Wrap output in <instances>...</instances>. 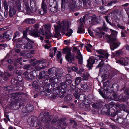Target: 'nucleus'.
<instances>
[{
  "label": "nucleus",
  "instance_id": "f257e3e1",
  "mask_svg": "<svg viewBox=\"0 0 129 129\" xmlns=\"http://www.w3.org/2000/svg\"><path fill=\"white\" fill-rule=\"evenodd\" d=\"M25 94L22 93H12L11 98L13 100V105L12 108L16 109V108L14 107V106H20L24 103V100L23 99V96Z\"/></svg>",
  "mask_w": 129,
  "mask_h": 129
},
{
  "label": "nucleus",
  "instance_id": "f03ea898",
  "mask_svg": "<svg viewBox=\"0 0 129 129\" xmlns=\"http://www.w3.org/2000/svg\"><path fill=\"white\" fill-rule=\"evenodd\" d=\"M112 32L111 35H109L107 38L108 39V42L111 44L110 48L112 50H114L120 45V43L117 39L116 36L117 32L115 31L109 29Z\"/></svg>",
  "mask_w": 129,
  "mask_h": 129
},
{
  "label": "nucleus",
  "instance_id": "7ed1b4c3",
  "mask_svg": "<svg viewBox=\"0 0 129 129\" xmlns=\"http://www.w3.org/2000/svg\"><path fill=\"white\" fill-rule=\"evenodd\" d=\"M82 1H83L84 5L85 6L88 7L90 5L88 0H79V3H77V4H76V2L74 0H70L68 3V0H62L61 7H64L65 3H68V6L70 8L75 7L76 5L81 7L82 6Z\"/></svg>",
  "mask_w": 129,
  "mask_h": 129
},
{
  "label": "nucleus",
  "instance_id": "20e7f679",
  "mask_svg": "<svg viewBox=\"0 0 129 129\" xmlns=\"http://www.w3.org/2000/svg\"><path fill=\"white\" fill-rule=\"evenodd\" d=\"M70 24H69L68 23L63 21L62 22L60 23L59 25L61 29H62L64 31H67L68 32L66 34V36L68 37H69L71 35L73 32V30L72 29H69V28Z\"/></svg>",
  "mask_w": 129,
  "mask_h": 129
},
{
  "label": "nucleus",
  "instance_id": "39448f33",
  "mask_svg": "<svg viewBox=\"0 0 129 129\" xmlns=\"http://www.w3.org/2000/svg\"><path fill=\"white\" fill-rule=\"evenodd\" d=\"M51 26L49 25H45L43 26L40 30L43 35H45L46 39H50L53 35L50 33Z\"/></svg>",
  "mask_w": 129,
  "mask_h": 129
},
{
  "label": "nucleus",
  "instance_id": "423d86ee",
  "mask_svg": "<svg viewBox=\"0 0 129 129\" xmlns=\"http://www.w3.org/2000/svg\"><path fill=\"white\" fill-rule=\"evenodd\" d=\"M56 75L54 77H51L49 79V81L51 83L53 84L59 82V80L62 76V73L57 69L56 72Z\"/></svg>",
  "mask_w": 129,
  "mask_h": 129
},
{
  "label": "nucleus",
  "instance_id": "0eeeda50",
  "mask_svg": "<svg viewBox=\"0 0 129 129\" xmlns=\"http://www.w3.org/2000/svg\"><path fill=\"white\" fill-rule=\"evenodd\" d=\"M71 49L68 48H65L63 49V54H67L66 58L70 63H73L74 58L73 56L71 54Z\"/></svg>",
  "mask_w": 129,
  "mask_h": 129
},
{
  "label": "nucleus",
  "instance_id": "6e6552de",
  "mask_svg": "<svg viewBox=\"0 0 129 129\" xmlns=\"http://www.w3.org/2000/svg\"><path fill=\"white\" fill-rule=\"evenodd\" d=\"M38 118L35 116H31L30 118L28 119V124L31 127H36L38 125Z\"/></svg>",
  "mask_w": 129,
  "mask_h": 129
},
{
  "label": "nucleus",
  "instance_id": "1a4fd4ad",
  "mask_svg": "<svg viewBox=\"0 0 129 129\" xmlns=\"http://www.w3.org/2000/svg\"><path fill=\"white\" fill-rule=\"evenodd\" d=\"M73 51L77 53L78 56L76 57L78 59L79 63L80 64H82V56L80 52L79 49H78L77 47H74L73 48Z\"/></svg>",
  "mask_w": 129,
  "mask_h": 129
},
{
  "label": "nucleus",
  "instance_id": "9d476101",
  "mask_svg": "<svg viewBox=\"0 0 129 129\" xmlns=\"http://www.w3.org/2000/svg\"><path fill=\"white\" fill-rule=\"evenodd\" d=\"M16 42L19 43H22L25 45L27 43L32 42V40L28 38H21L17 39Z\"/></svg>",
  "mask_w": 129,
  "mask_h": 129
},
{
  "label": "nucleus",
  "instance_id": "9b49d317",
  "mask_svg": "<svg viewBox=\"0 0 129 129\" xmlns=\"http://www.w3.org/2000/svg\"><path fill=\"white\" fill-rule=\"evenodd\" d=\"M38 25L36 24L34 26H31L28 28L29 31V33L31 35H35L37 32Z\"/></svg>",
  "mask_w": 129,
  "mask_h": 129
},
{
  "label": "nucleus",
  "instance_id": "f8f14e48",
  "mask_svg": "<svg viewBox=\"0 0 129 129\" xmlns=\"http://www.w3.org/2000/svg\"><path fill=\"white\" fill-rule=\"evenodd\" d=\"M116 62L122 65L126 66L128 64L129 58L127 57H125L124 58H122L120 60H117Z\"/></svg>",
  "mask_w": 129,
  "mask_h": 129
},
{
  "label": "nucleus",
  "instance_id": "ddd939ff",
  "mask_svg": "<svg viewBox=\"0 0 129 129\" xmlns=\"http://www.w3.org/2000/svg\"><path fill=\"white\" fill-rule=\"evenodd\" d=\"M98 57L96 56H91L87 60L88 67H92L93 64L95 62V60H98Z\"/></svg>",
  "mask_w": 129,
  "mask_h": 129
},
{
  "label": "nucleus",
  "instance_id": "4468645a",
  "mask_svg": "<svg viewBox=\"0 0 129 129\" xmlns=\"http://www.w3.org/2000/svg\"><path fill=\"white\" fill-rule=\"evenodd\" d=\"M59 22H58V26H56L55 25H54L55 33L54 35V36L55 38H58L60 36V31H61L62 33H64V32L62 31L63 30L62 29H61L59 27V25H60V23L59 24Z\"/></svg>",
  "mask_w": 129,
  "mask_h": 129
},
{
  "label": "nucleus",
  "instance_id": "2eb2a0df",
  "mask_svg": "<svg viewBox=\"0 0 129 129\" xmlns=\"http://www.w3.org/2000/svg\"><path fill=\"white\" fill-rule=\"evenodd\" d=\"M33 106L31 105H28L23 108L22 110V112L24 113L30 112L34 109Z\"/></svg>",
  "mask_w": 129,
  "mask_h": 129
},
{
  "label": "nucleus",
  "instance_id": "dca6fc26",
  "mask_svg": "<svg viewBox=\"0 0 129 129\" xmlns=\"http://www.w3.org/2000/svg\"><path fill=\"white\" fill-rule=\"evenodd\" d=\"M41 7L42 9L39 11V13L41 15H43L47 12L46 6L43 2L42 3Z\"/></svg>",
  "mask_w": 129,
  "mask_h": 129
},
{
  "label": "nucleus",
  "instance_id": "f3484780",
  "mask_svg": "<svg viewBox=\"0 0 129 129\" xmlns=\"http://www.w3.org/2000/svg\"><path fill=\"white\" fill-rule=\"evenodd\" d=\"M13 32L11 30H8L5 33L3 34V37L7 39H11V37L12 36Z\"/></svg>",
  "mask_w": 129,
  "mask_h": 129
},
{
  "label": "nucleus",
  "instance_id": "a211bd4d",
  "mask_svg": "<svg viewBox=\"0 0 129 129\" xmlns=\"http://www.w3.org/2000/svg\"><path fill=\"white\" fill-rule=\"evenodd\" d=\"M16 13V10L14 8L13 5L10 6L9 11V15L10 17H12Z\"/></svg>",
  "mask_w": 129,
  "mask_h": 129
},
{
  "label": "nucleus",
  "instance_id": "6ab92c4d",
  "mask_svg": "<svg viewBox=\"0 0 129 129\" xmlns=\"http://www.w3.org/2000/svg\"><path fill=\"white\" fill-rule=\"evenodd\" d=\"M82 19L81 18L80 19V27H79L78 28V30L77 31L78 33H84V29L83 28L84 25L82 24V21H81Z\"/></svg>",
  "mask_w": 129,
  "mask_h": 129
},
{
  "label": "nucleus",
  "instance_id": "aec40b11",
  "mask_svg": "<svg viewBox=\"0 0 129 129\" xmlns=\"http://www.w3.org/2000/svg\"><path fill=\"white\" fill-rule=\"evenodd\" d=\"M3 6L5 10H8V6L9 7L13 5V4L10 2H7L6 1H4L3 3Z\"/></svg>",
  "mask_w": 129,
  "mask_h": 129
},
{
  "label": "nucleus",
  "instance_id": "412c9836",
  "mask_svg": "<svg viewBox=\"0 0 129 129\" xmlns=\"http://www.w3.org/2000/svg\"><path fill=\"white\" fill-rule=\"evenodd\" d=\"M47 66L46 65L45 63L44 64H39L37 66L35 67V69L37 71H39L40 70L46 67Z\"/></svg>",
  "mask_w": 129,
  "mask_h": 129
},
{
  "label": "nucleus",
  "instance_id": "4be33fe9",
  "mask_svg": "<svg viewBox=\"0 0 129 129\" xmlns=\"http://www.w3.org/2000/svg\"><path fill=\"white\" fill-rule=\"evenodd\" d=\"M34 43V42L32 41V42H30L28 43H27L26 44L24 45V49H30L32 48V43Z\"/></svg>",
  "mask_w": 129,
  "mask_h": 129
},
{
  "label": "nucleus",
  "instance_id": "5701e85b",
  "mask_svg": "<svg viewBox=\"0 0 129 129\" xmlns=\"http://www.w3.org/2000/svg\"><path fill=\"white\" fill-rule=\"evenodd\" d=\"M57 48L54 47L51 48L50 50V56L51 57H53L55 55V53L57 50Z\"/></svg>",
  "mask_w": 129,
  "mask_h": 129
},
{
  "label": "nucleus",
  "instance_id": "b1692460",
  "mask_svg": "<svg viewBox=\"0 0 129 129\" xmlns=\"http://www.w3.org/2000/svg\"><path fill=\"white\" fill-rule=\"evenodd\" d=\"M90 75L88 72L85 71V73L83 74L82 76V79L83 80H87L89 79Z\"/></svg>",
  "mask_w": 129,
  "mask_h": 129
},
{
  "label": "nucleus",
  "instance_id": "393cba45",
  "mask_svg": "<svg viewBox=\"0 0 129 129\" xmlns=\"http://www.w3.org/2000/svg\"><path fill=\"white\" fill-rule=\"evenodd\" d=\"M60 86L61 87V91L62 92V96H64L63 94L65 92V90L66 89V85L65 84V83L62 82L61 83H60Z\"/></svg>",
  "mask_w": 129,
  "mask_h": 129
},
{
  "label": "nucleus",
  "instance_id": "a878e982",
  "mask_svg": "<svg viewBox=\"0 0 129 129\" xmlns=\"http://www.w3.org/2000/svg\"><path fill=\"white\" fill-rule=\"evenodd\" d=\"M40 81H34L32 84V86L33 88L35 89H37L38 87L41 84L39 82Z\"/></svg>",
  "mask_w": 129,
  "mask_h": 129
},
{
  "label": "nucleus",
  "instance_id": "bb28decb",
  "mask_svg": "<svg viewBox=\"0 0 129 129\" xmlns=\"http://www.w3.org/2000/svg\"><path fill=\"white\" fill-rule=\"evenodd\" d=\"M105 109L106 110L104 111L108 115H110L112 114V113L110 112V109L109 105L106 104L105 106Z\"/></svg>",
  "mask_w": 129,
  "mask_h": 129
},
{
  "label": "nucleus",
  "instance_id": "cd10ccee",
  "mask_svg": "<svg viewBox=\"0 0 129 129\" xmlns=\"http://www.w3.org/2000/svg\"><path fill=\"white\" fill-rule=\"evenodd\" d=\"M98 103H94L92 104V106L93 107L95 108H100L102 106V105L101 103H103V102L101 101H99Z\"/></svg>",
  "mask_w": 129,
  "mask_h": 129
},
{
  "label": "nucleus",
  "instance_id": "c85d7f7f",
  "mask_svg": "<svg viewBox=\"0 0 129 129\" xmlns=\"http://www.w3.org/2000/svg\"><path fill=\"white\" fill-rule=\"evenodd\" d=\"M49 4L50 7L53 6L55 7L56 6H58L57 2L55 0H49Z\"/></svg>",
  "mask_w": 129,
  "mask_h": 129
},
{
  "label": "nucleus",
  "instance_id": "c756f323",
  "mask_svg": "<svg viewBox=\"0 0 129 129\" xmlns=\"http://www.w3.org/2000/svg\"><path fill=\"white\" fill-rule=\"evenodd\" d=\"M96 52L99 54L102 55L100 56L99 57L98 56L99 59H100L99 58H103L104 57L103 55L106 53V52L105 51L102 50H97Z\"/></svg>",
  "mask_w": 129,
  "mask_h": 129
},
{
  "label": "nucleus",
  "instance_id": "7c9ffc66",
  "mask_svg": "<svg viewBox=\"0 0 129 129\" xmlns=\"http://www.w3.org/2000/svg\"><path fill=\"white\" fill-rule=\"evenodd\" d=\"M57 70V69L55 67L50 68L48 71V74L51 75L53 73H55L56 71Z\"/></svg>",
  "mask_w": 129,
  "mask_h": 129
},
{
  "label": "nucleus",
  "instance_id": "2f4dec72",
  "mask_svg": "<svg viewBox=\"0 0 129 129\" xmlns=\"http://www.w3.org/2000/svg\"><path fill=\"white\" fill-rule=\"evenodd\" d=\"M26 23L27 24H33L35 22V21L33 19L28 18L25 19V20Z\"/></svg>",
  "mask_w": 129,
  "mask_h": 129
},
{
  "label": "nucleus",
  "instance_id": "473e14b6",
  "mask_svg": "<svg viewBox=\"0 0 129 129\" xmlns=\"http://www.w3.org/2000/svg\"><path fill=\"white\" fill-rule=\"evenodd\" d=\"M46 62V61L45 60H36L34 62L33 64L34 65H36L38 64H44Z\"/></svg>",
  "mask_w": 129,
  "mask_h": 129
},
{
  "label": "nucleus",
  "instance_id": "72a5a7b5",
  "mask_svg": "<svg viewBox=\"0 0 129 129\" xmlns=\"http://www.w3.org/2000/svg\"><path fill=\"white\" fill-rule=\"evenodd\" d=\"M123 53L122 51L119 50L113 53V55L115 57H118L121 55Z\"/></svg>",
  "mask_w": 129,
  "mask_h": 129
},
{
  "label": "nucleus",
  "instance_id": "f704fd0d",
  "mask_svg": "<svg viewBox=\"0 0 129 129\" xmlns=\"http://www.w3.org/2000/svg\"><path fill=\"white\" fill-rule=\"evenodd\" d=\"M81 96L82 97H83L84 98V101L83 103L87 105L89 104H90L91 102L90 100L88 99H85V96L84 94H82L81 95Z\"/></svg>",
  "mask_w": 129,
  "mask_h": 129
},
{
  "label": "nucleus",
  "instance_id": "c9c22d12",
  "mask_svg": "<svg viewBox=\"0 0 129 129\" xmlns=\"http://www.w3.org/2000/svg\"><path fill=\"white\" fill-rule=\"evenodd\" d=\"M28 52V51L27 50H24L21 53V55L23 56H27L28 57L30 58L31 57V56H30V54Z\"/></svg>",
  "mask_w": 129,
  "mask_h": 129
},
{
  "label": "nucleus",
  "instance_id": "e433bc0d",
  "mask_svg": "<svg viewBox=\"0 0 129 129\" xmlns=\"http://www.w3.org/2000/svg\"><path fill=\"white\" fill-rule=\"evenodd\" d=\"M81 77H77L75 79V85H77L79 84L81 80Z\"/></svg>",
  "mask_w": 129,
  "mask_h": 129
},
{
  "label": "nucleus",
  "instance_id": "4c0bfd02",
  "mask_svg": "<svg viewBox=\"0 0 129 129\" xmlns=\"http://www.w3.org/2000/svg\"><path fill=\"white\" fill-rule=\"evenodd\" d=\"M47 115V114L46 113L42 112L39 115V118H41L42 120H43V119L46 118Z\"/></svg>",
  "mask_w": 129,
  "mask_h": 129
},
{
  "label": "nucleus",
  "instance_id": "58836bf2",
  "mask_svg": "<svg viewBox=\"0 0 129 129\" xmlns=\"http://www.w3.org/2000/svg\"><path fill=\"white\" fill-rule=\"evenodd\" d=\"M57 57L58 59V60H60V63H61L62 58H61V57L62 54L61 52L59 51H57Z\"/></svg>",
  "mask_w": 129,
  "mask_h": 129
},
{
  "label": "nucleus",
  "instance_id": "ea45409f",
  "mask_svg": "<svg viewBox=\"0 0 129 129\" xmlns=\"http://www.w3.org/2000/svg\"><path fill=\"white\" fill-rule=\"evenodd\" d=\"M58 6H56L55 7L52 6V7H50V9L51 11L53 12H55L57 11Z\"/></svg>",
  "mask_w": 129,
  "mask_h": 129
},
{
  "label": "nucleus",
  "instance_id": "a19ab883",
  "mask_svg": "<svg viewBox=\"0 0 129 129\" xmlns=\"http://www.w3.org/2000/svg\"><path fill=\"white\" fill-rule=\"evenodd\" d=\"M80 86L81 87V89L82 90H85L88 87V85L87 84H84L83 85L81 83Z\"/></svg>",
  "mask_w": 129,
  "mask_h": 129
},
{
  "label": "nucleus",
  "instance_id": "79ce46f5",
  "mask_svg": "<svg viewBox=\"0 0 129 129\" xmlns=\"http://www.w3.org/2000/svg\"><path fill=\"white\" fill-rule=\"evenodd\" d=\"M104 18L105 19V20H106V22L108 23L111 26H113L114 25V24H112L111 23V22L110 21H109L108 16H105L104 17Z\"/></svg>",
  "mask_w": 129,
  "mask_h": 129
},
{
  "label": "nucleus",
  "instance_id": "37998d69",
  "mask_svg": "<svg viewBox=\"0 0 129 129\" xmlns=\"http://www.w3.org/2000/svg\"><path fill=\"white\" fill-rule=\"evenodd\" d=\"M103 29L106 31H108V29L106 26V24L105 22H104L103 24Z\"/></svg>",
  "mask_w": 129,
  "mask_h": 129
},
{
  "label": "nucleus",
  "instance_id": "c03bdc74",
  "mask_svg": "<svg viewBox=\"0 0 129 129\" xmlns=\"http://www.w3.org/2000/svg\"><path fill=\"white\" fill-rule=\"evenodd\" d=\"M27 30H25L23 32V36L22 38H28L27 35Z\"/></svg>",
  "mask_w": 129,
  "mask_h": 129
},
{
  "label": "nucleus",
  "instance_id": "a18cd8bd",
  "mask_svg": "<svg viewBox=\"0 0 129 129\" xmlns=\"http://www.w3.org/2000/svg\"><path fill=\"white\" fill-rule=\"evenodd\" d=\"M28 77L27 78L25 77L26 79H31L33 77V75L32 72H30L28 74Z\"/></svg>",
  "mask_w": 129,
  "mask_h": 129
},
{
  "label": "nucleus",
  "instance_id": "49530a36",
  "mask_svg": "<svg viewBox=\"0 0 129 129\" xmlns=\"http://www.w3.org/2000/svg\"><path fill=\"white\" fill-rule=\"evenodd\" d=\"M96 17L94 15L92 16L91 18V22L93 23L96 19Z\"/></svg>",
  "mask_w": 129,
  "mask_h": 129
},
{
  "label": "nucleus",
  "instance_id": "de8ad7c7",
  "mask_svg": "<svg viewBox=\"0 0 129 129\" xmlns=\"http://www.w3.org/2000/svg\"><path fill=\"white\" fill-rule=\"evenodd\" d=\"M31 7L34 8L36 4L35 2L33 1H31L30 2Z\"/></svg>",
  "mask_w": 129,
  "mask_h": 129
},
{
  "label": "nucleus",
  "instance_id": "09e8293b",
  "mask_svg": "<svg viewBox=\"0 0 129 129\" xmlns=\"http://www.w3.org/2000/svg\"><path fill=\"white\" fill-rule=\"evenodd\" d=\"M15 89L21 90H23V88L22 86L18 85L15 87Z\"/></svg>",
  "mask_w": 129,
  "mask_h": 129
},
{
  "label": "nucleus",
  "instance_id": "8fccbe9b",
  "mask_svg": "<svg viewBox=\"0 0 129 129\" xmlns=\"http://www.w3.org/2000/svg\"><path fill=\"white\" fill-rule=\"evenodd\" d=\"M117 2L116 1H112L109 3L107 4V6H110L113 5V4L116 3Z\"/></svg>",
  "mask_w": 129,
  "mask_h": 129
},
{
  "label": "nucleus",
  "instance_id": "3c124183",
  "mask_svg": "<svg viewBox=\"0 0 129 129\" xmlns=\"http://www.w3.org/2000/svg\"><path fill=\"white\" fill-rule=\"evenodd\" d=\"M7 67L9 70L10 71L13 70L14 69V67L11 65H8Z\"/></svg>",
  "mask_w": 129,
  "mask_h": 129
},
{
  "label": "nucleus",
  "instance_id": "603ef678",
  "mask_svg": "<svg viewBox=\"0 0 129 129\" xmlns=\"http://www.w3.org/2000/svg\"><path fill=\"white\" fill-rule=\"evenodd\" d=\"M71 69L72 71L76 72L78 68L76 66H73L71 67Z\"/></svg>",
  "mask_w": 129,
  "mask_h": 129
},
{
  "label": "nucleus",
  "instance_id": "864d4df0",
  "mask_svg": "<svg viewBox=\"0 0 129 129\" xmlns=\"http://www.w3.org/2000/svg\"><path fill=\"white\" fill-rule=\"evenodd\" d=\"M66 99L67 100H70L72 99V96L71 95H68L65 97Z\"/></svg>",
  "mask_w": 129,
  "mask_h": 129
},
{
  "label": "nucleus",
  "instance_id": "5fc2aeb1",
  "mask_svg": "<svg viewBox=\"0 0 129 129\" xmlns=\"http://www.w3.org/2000/svg\"><path fill=\"white\" fill-rule=\"evenodd\" d=\"M128 99V98L126 97H124V98H122V99H118V100H121L123 101H125Z\"/></svg>",
  "mask_w": 129,
  "mask_h": 129
},
{
  "label": "nucleus",
  "instance_id": "6e6d98bb",
  "mask_svg": "<svg viewBox=\"0 0 129 129\" xmlns=\"http://www.w3.org/2000/svg\"><path fill=\"white\" fill-rule=\"evenodd\" d=\"M103 63L102 60H101V62H100L99 64L97 66L96 68H99L101 67L103 65Z\"/></svg>",
  "mask_w": 129,
  "mask_h": 129
},
{
  "label": "nucleus",
  "instance_id": "4d7b16f0",
  "mask_svg": "<svg viewBox=\"0 0 129 129\" xmlns=\"http://www.w3.org/2000/svg\"><path fill=\"white\" fill-rule=\"evenodd\" d=\"M26 11L27 12H28V13H29L31 12V10L29 6H27L26 7Z\"/></svg>",
  "mask_w": 129,
  "mask_h": 129
},
{
  "label": "nucleus",
  "instance_id": "13d9d810",
  "mask_svg": "<svg viewBox=\"0 0 129 129\" xmlns=\"http://www.w3.org/2000/svg\"><path fill=\"white\" fill-rule=\"evenodd\" d=\"M117 26L119 28L121 29L124 30L125 29V27L124 26L120 25H117Z\"/></svg>",
  "mask_w": 129,
  "mask_h": 129
},
{
  "label": "nucleus",
  "instance_id": "bf43d9fd",
  "mask_svg": "<svg viewBox=\"0 0 129 129\" xmlns=\"http://www.w3.org/2000/svg\"><path fill=\"white\" fill-rule=\"evenodd\" d=\"M22 58H19L16 61L18 63H19V64L20 65H21L22 63L20 62L22 61Z\"/></svg>",
  "mask_w": 129,
  "mask_h": 129
},
{
  "label": "nucleus",
  "instance_id": "052dcab7",
  "mask_svg": "<svg viewBox=\"0 0 129 129\" xmlns=\"http://www.w3.org/2000/svg\"><path fill=\"white\" fill-rule=\"evenodd\" d=\"M74 95L75 97L77 99H78L79 97V96L78 95V93H74Z\"/></svg>",
  "mask_w": 129,
  "mask_h": 129
},
{
  "label": "nucleus",
  "instance_id": "680f3d73",
  "mask_svg": "<svg viewBox=\"0 0 129 129\" xmlns=\"http://www.w3.org/2000/svg\"><path fill=\"white\" fill-rule=\"evenodd\" d=\"M67 80L71 79V76L69 74H67L66 75Z\"/></svg>",
  "mask_w": 129,
  "mask_h": 129
},
{
  "label": "nucleus",
  "instance_id": "e2e57ef3",
  "mask_svg": "<svg viewBox=\"0 0 129 129\" xmlns=\"http://www.w3.org/2000/svg\"><path fill=\"white\" fill-rule=\"evenodd\" d=\"M71 79L67 80L65 82V84H70L71 82Z\"/></svg>",
  "mask_w": 129,
  "mask_h": 129
},
{
  "label": "nucleus",
  "instance_id": "0e129e2a",
  "mask_svg": "<svg viewBox=\"0 0 129 129\" xmlns=\"http://www.w3.org/2000/svg\"><path fill=\"white\" fill-rule=\"evenodd\" d=\"M70 88L72 90H74L75 88V86L72 84L70 85Z\"/></svg>",
  "mask_w": 129,
  "mask_h": 129
},
{
  "label": "nucleus",
  "instance_id": "69168bd1",
  "mask_svg": "<svg viewBox=\"0 0 129 129\" xmlns=\"http://www.w3.org/2000/svg\"><path fill=\"white\" fill-rule=\"evenodd\" d=\"M18 32H16L15 33H14V34L13 39H15L16 37V36L18 35Z\"/></svg>",
  "mask_w": 129,
  "mask_h": 129
},
{
  "label": "nucleus",
  "instance_id": "338daca9",
  "mask_svg": "<svg viewBox=\"0 0 129 129\" xmlns=\"http://www.w3.org/2000/svg\"><path fill=\"white\" fill-rule=\"evenodd\" d=\"M80 90L78 88H76L75 89V92L76 93H79L80 92Z\"/></svg>",
  "mask_w": 129,
  "mask_h": 129
},
{
  "label": "nucleus",
  "instance_id": "774afa93",
  "mask_svg": "<svg viewBox=\"0 0 129 129\" xmlns=\"http://www.w3.org/2000/svg\"><path fill=\"white\" fill-rule=\"evenodd\" d=\"M125 93L127 95H129V89H126L125 91Z\"/></svg>",
  "mask_w": 129,
  "mask_h": 129
}]
</instances>
